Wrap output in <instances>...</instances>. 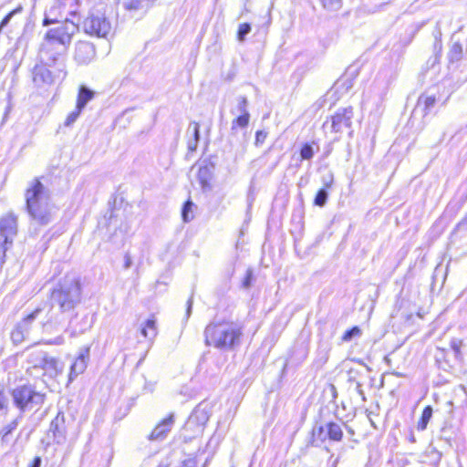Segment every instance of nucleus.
Returning a JSON list of instances; mask_svg holds the SVG:
<instances>
[{
  "instance_id": "1",
  "label": "nucleus",
  "mask_w": 467,
  "mask_h": 467,
  "mask_svg": "<svg viewBox=\"0 0 467 467\" xmlns=\"http://www.w3.org/2000/svg\"><path fill=\"white\" fill-rule=\"evenodd\" d=\"M82 300V284L80 277L76 274H67L60 278L50 293V311L57 308V312L51 313L47 320L42 323V329L47 334L62 332L68 315Z\"/></svg>"
},
{
  "instance_id": "2",
  "label": "nucleus",
  "mask_w": 467,
  "mask_h": 467,
  "mask_svg": "<svg viewBox=\"0 0 467 467\" xmlns=\"http://www.w3.org/2000/svg\"><path fill=\"white\" fill-rule=\"evenodd\" d=\"M25 208L32 223L47 226L56 218L57 208L51 202V193L38 178L28 182L25 191Z\"/></svg>"
},
{
  "instance_id": "3",
  "label": "nucleus",
  "mask_w": 467,
  "mask_h": 467,
  "mask_svg": "<svg viewBox=\"0 0 467 467\" xmlns=\"http://www.w3.org/2000/svg\"><path fill=\"white\" fill-rule=\"evenodd\" d=\"M203 334L206 346L222 351H233L241 344L243 327L234 321L211 322Z\"/></svg>"
},
{
  "instance_id": "4",
  "label": "nucleus",
  "mask_w": 467,
  "mask_h": 467,
  "mask_svg": "<svg viewBox=\"0 0 467 467\" xmlns=\"http://www.w3.org/2000/svg\"><path fill=\"white\" fill-rule=\"evenodd\" d=\"M106 9L107 5L99 3L89 10L81 24V27L87 35L106 38L111 33L112 25L106 16Z\"/></svg>"
},
{
  "instance_id": "5",
  "label": "nucleus",
  "mask_w": 467,
  "mask_h": 467,
  "mask_svg": "<svg viewBox=\"0 0 467 467\" xmlns=\"http://www.w3.org/2000/svg\"><path fill=\"white\" fill-rule=\"evenodd\" d=\"M67 47L43 37L38 50L40 63L57 68V76L66 77V55Z\"/></svg>"
},
{
  "instance_id": "6",
  "label": "nucleus",
  "mask_w": 467,
  "mask_h": 467,
  "mask_svg": "<svg viewBox=\"0 0 467 467\" xmlns=\"http://www.w3.org/2000/svg\"><path fill=\"white\" fill-rule=\"evenodd\" d=\"M17 234V216L8 213L0 218V270L5 261V253Z\"/></svg>"
},
{
  "instance_id": "7",
  "label": "nucleus",
  "mask_w": 467,
  "mask_h": 467,
  "mask_svg": "<svg viewBox=\"0 0 467 467\" xmlns=\"http://www.w3.org/2000/svg\"><path fill=\"white\" fill-rule=\"evenodd\" d=\"M15 405L21 412L30 410L44 402L45 395L36 391L31 385L18 386L12 391Z\"/></svg>"
},
{
  "instance_id": "8",
  "label": "nucleus",
  "mask_w": 467,
  "mask_h": 467,
  "mask_svg": "<svg viewBox=\"0 0 467 467\" xmlns=\"http://www.w3.org/2000/svg\"><path fill=\"white\" fill-rule=\"evenodd\" d=\"M57 25V26L49 28L44 37L68 48L72 42L73 36L79 31L80 26L78 23L68 18H65L61 23Z\"/></svg>"
},
{
  "instance_id": "9",
  "label": "nucleus",
  "mask_w": 467,
  "mask_h": 467,
  "mask_svg": "<svg viewBox=\"0 0 467 467\" xmlns=\"http://www.w3.org/2000/svg\"><path fill=\"white\" fill-rule=\"evenodd\" d=\"M354 117V110L352 107L340 108L336 113L331 116V130L336 133H342L344 130H348V135L351 137L353 134L352 119Z\"/></svg>"
},
{
  "instance_id": "10",
  "label": "nucleus",
  "mask_w": 467,
  "mask_h": 467,
  "mask_svg": "<svg viewBox=\"0 0 467 467\" xmlns=\"http://www.w3.org/2000/svg\"><path fill=\"white\" fill-rule=\"evenodd\" d=\"M43 312L42 307H36L25 318L16 324L11 332V340L15 345L21 344L29 335L33 322Z\"/></svg>"
},
{
  "instance_id": "11",
  "label": "nucleus",
  "mask_w": 467,
  "mask_h": 467,
  "mask_svg": "<svg viewBox=\"0 0 467 467\" xmlns=\"http://www.w3.org/2000/svg\"><path fill=\"white\" fill-rule=\"evenodd\" d=\"M48 65L36 64L32 69V80L36 88H45L52 85L56 80H63L66 77L57 76V68L54 71L48 68Z\"/></svg>"
},
{
  "instance_id": "12",
  "label": "nucleus",
  "mask_w": 467,
  "mask_h": 467,
  "mask_svg": "<svg viewBox=\"0 0 467 467\" xmlns=\"http://www.w3.org/2000/svg\"><path fill=\"white\" fill-rule=\"evenodd\" d=\"M313 439L324 442L327 439L340 441L343 438L342 427L339 423L329 421L324 425L316 426L312 431Z\"/></svg>"
},
{
  "instance_id": "13",
  "label": "nucleus",
  "mask_w": 467,
  "mask_h": 467,
  "mask_svg": "<svg viewBox=\"0 0 467 467\" xmlns=\"http://www.w3.org/2000/svg\"><path fill=\"white\" fill-rule=\"evenodd\" d=\"M91 326L92 325L87 315L78 319V313H71L68 315L67 320L65 323V327L62 331L68 332L71 337H77L85 333L91 327Z\"/></svg>"
},
{
  "instance_id": "14",
  "label": "nucleus",
  "mask_w": 467,
  "mask_h": 467,
  "mask_svg": "<svg viewBox=\"0 0 467 467\" xmlns=\"http://www.w3.org/2000/svg\"><path fill=\"white\" fill-rule=\"evenodd\" d=\"M96 57L95 46L88 41H78L75 45L74 59L78 65H88Z\"/></svg>"
},
{
  "instance_id": "15",
  "label": "nucleus",
  "mask_w": 467,
  "mask_h": 467,
  "mask_svg": "<svg viewBox=\"0 0 467 467\" xmlns=\"http://www.w3.org/2000/svg\"><path fill=\"white\" fill-rule=\"evenodd\" d=\"M90 347L86 346L79 349L78 357L76 358L73 364L70 366V371L68 375L69 382H72L78 375L82 374L88 366L89 360Z\"/></svg>"
},
{
  "instance_id": "16",
  "label": "nucleus",
  "mask_w": 467,
  "mask_h": 467,
  "mask_svg": "<svg viewBox=\"0 0 467 467\" xmlns=\"http://www.w3.org/2000/svg\"><path fill=\"white\" fill-rule=\"evenodd\" d=\"M48 432L52 433L53 441L57 444H63L67 440L66 420L63 412L59 411L52 420Z\"/></svg>"
},
{
  "instance_id": "17",
  "label": "nucleus",
  "mask_w": 467,
  "mask_h": 467,
  "mask_svg": "<svg viewBox=\"0 0 467 467\" xmlns=\"http://www.w3.org/2000/svg\"><path fill=\"white\" fill-rule=\"evenodd\" d=\"M174 425V413H170L168 417L163 419L149 435L150 441H161L168 436Z\"/></svg>"
},
{
  "instance_id": "18",
  "label": "nucleus",
  "mask_w": 467,
  "mask_h": 467,
  "mask_svg": "<svg viewBox=\"0 0 467 467\" xmlns=\"http://www.w3.org/2000/svg\"><path fill=\"white\" fill-rule=\"evenodd\" d=\"M63 5H59L55 1V4L50 6L48 9L46 10L44 19H43V26H47L54 24H59L62 21L60 18H62L61 15V6Z\"/></svg>"
},
{
  "instance_id": "19",
  "label": "nucleus",
  "mask_w": 467,
  "mask_h": 467,
  "mask_svg": "<svg viewBox=\"0 0 467 467\" xmlns=\"http://www.w3.org/2000/svg\"><path fill=\"white\" fill-rule=\"evenodd\" d=\"M42 369L45 371L46 374H47L51 378H54L62 372L63 365L58 358L55 357H50L48 356V354H47V357L44 359V365Z\"/></svg>"
},
{
  "instance_id": "20",
  "label": "nucleus",
  "mask_w": 467,
  "mask_h": 467,
  "mask_svg": "<svg viewBox=\"0 0 467 467\" xmlns=\"http://www.w3.org/2000/svg\"><path fill=\"white\" fill-rule=\"evenodd\" d=\"M188 132H192V137L188 140L187 149L189 152H194L200 140L199 123L196 121H192L188 127Z\"/></svg>"
},
{
  "instance_id": "21",
  "label": "nucleus",
  "mask_w": 467,
  "mask_h": 467,
  "mask_svg": "<svg viewBox=\"0 0 467 467\" xmlns=\"http://www.w3.org/2000/svg\"><path fill=\"white\" fill-rule=\"evenodd\" d=\"M140 334L143 337L152 341L158 334L156 319L152 317L140 325Z\"/></svg>"
},
{
  "instance_id": "22",
  "label": "nucleus",
  "mask_w": 467,
  "mask_h": 467,
  "mask_svg": "<svg viewBox=\"0 0 467 467\" xmlns=\"http://www.w3.org/2000/svg\"><path fill=\"white\" fill-rule=\"evenodd\" d=\"M197 177L202 191L205 192L212 189L211 180L213 178V173L208 166L200 167Z\"/></svg>"
},
{
  "instance_id": "23",
  "label": "nucleus",
  "mask_w": 467,
  "mask_h": 467,
  "mask_svg": "<svg viewBox=\"0 0 467 467\" xmlns=\"http://www.w3.org/2000/svg\"><path fill=\"white\" fill-rule=\"evenodd\" d=\"M436 104L435 95L421 94L417 101V108L422 107L423 116H427Z\"/></svg>"
},
{
  "instance_id": "24",
  "label": "nucleus",
  "mask_w": 467,
  "mask_h": 467,
  "mask_svg": "<svg viewBox=\"0 0 467 467\" xmlns=\"http://www.w3.org/2000/svg\"><path fill=\"white\" fill-rule=\"evenodd\" d=\"M318 150L319 146L315 141L303 143L299 150L301 161H310Z\"/></svg>"
},
{
  "instance_id": "25",
  "label": "nucleus",
  "mask_w": 467,
  "mask_h": 467,
  "mask_svg": "<svg viewBox=\"0 0 467 467\" xmlns=\"http://www.w3.org/2000/svg\"><path fill=\"white\" fill-rule=\"evenodd\" d=\"M94 98V91L87 88L86 86H81L78 90L77 105L79 109H84L88 101H90Z\"/></svg>"
},
{
  "instance_id": "26",
  "label": "nucleus",
  "mask_w": 467,
  "mask_h": 467,
  "mask_svg": "<svg viewBox=\"0 0 467 467\" xmlns=\"http://www.w3.org/2000/svg\"><path fill=\"white\" fill-rule=\"evenodd\" d=\"M47 354V352L42 350L32 351L28 355L27 361L29 364L32 365L33 368H42L44 365V359L46 358Z\"/></svg>"
},
{
  "instance_id": "27",
  "label": "nucleus",
  "mask_w": 467,
  "mask_h": 467,
  "mask_svg": "<svg viewBox=\"0 0 467 467\" xmlns=\"http://www.w3.org/2000/svg\"><path fill=\"white\" fill-rule=\"evenodd\" d=\"M250 120V113L239 114L232 121L231 135L235 134L237 128L244 129L248 126Z\"/></svg>"
},
{
  "instance_id": "28",
  "label": "nucleus",
  "mask_w": 467,
  "mask_h": 467,
  "mask_svg": "<svg viewBox=\"0 0 467 467\" xmlns=\"http://www.w3.org/2000/svg\"><path fill=\"white\" fill-rule=\"evenodd\" d=\"M322 8L330 13L337 12L343 6V0H318Z\"/></svg>"
},
{
  "instance_id": "29",
  "label": "nucleus",
  "mask_w": 467,
  "mask_h": 467,
  "mask_svg": "<svg viewBox=\"0 0 467 467\" xmlns=\"http://www.w3.org/2000/svg\"><path fill=\"white\" fill-rule=\"evenodd\" d=\"M193 207H195V205L191 199H188L183 203L182 208V218L184 223H189L193 219Z\"/></svg>"
},
{
  "instance_id": "30",
  "label": "nucleus",
  "mask_w": 467,
  "mask_h": 467,
  "mask_svg": "<svg viewBox=\"0 0 467 467\" xmlns=\"http://www.w3.org/2000/svg\"><path fill=\"white\" fill-rule=\"evenodd\" d=\"M462 47L459 42H455L451 45L448 53V59L450 63H455L462 59Z\"/></svg>"
},
{
  "instance_id": "31",
  "label": "nucleus",
  "mask_w": 467,
  "mask_h": 467,
  "mask_svg": "<svg viewBox=\"0 0 467 467\" xmlns=\"http://www.w3.org/2000/svg\"><path fill=\"white\" fill-rule=\"evenodd\" d=\"M247 107H248L247 98L244 96H239L236 98V106L231 109V113L233 115L249 113Z\"/></svg>"
},
{
  "instance_id": "32",
  "label": "nucleus",
  "mask_w": 467,
  "mask_h": 467,
  "mask_svg": "<svg viewBox=\"0 0 467 467\" xmlns=\"http://www.w3.org/2000/svg\"><path fill=\"white\" fill-rule=\"evenodd\" d=\"M208 420L209 416L206 411L198 407L190 416L189 422H197L198 424L204 425Z\"/></svg>"
},
{
  "instance_id": "33",
  "label": "nucleus",
  "mask_w": 467,
  "mask_h": 467,
  "mask_svg": "<svg viewBox=\"0 0 467 467\" xmlns=\"http://www.w3.org/2000/svg\"><path fill=\"white\" fill-rule=\"evenodd\" d=\"M432 412H433L432 407L430 405L426 406L423 409L421 417H420V419L418 422V426H417L419 431L426 430L427 425H428L430 420L431 419Z\"/></svg>"
},
{
  "instance_id": "34",
  "label": "nucleus",
  "mask_w": 467,
  "mask_h": 467,
  "mask_svg": "<svg viewBox=\"0 0 467 467\" xmlns=\"http://www.w3.org/2000/svg\"><path fill=\"white\" fill-rule=\"evenodd\" d=\"M357 76L356 69L351 70V68H348L347 72L344 74V76L337 80V84L339 85L342 84L343 87L346 88V89H349L352 88V78H355Z\"/></svg>"
},
{
  "instance_id": "35",
  "label": "nucleus",
  "mask_w": 467,
  "mask_h": 467,
  "mask_svg": "<svg viewBox=\"0 0 467 467\" xmlns=\"http://www.w3.org/2000/svg\"><path fill=\"white\" fill-rule=\"evenodd\" d=\"M328 198V192L326 188H321L316 194L314 204L319 207L325 206Z\"/></svg>"
},
{
  "instance_id": "36",
  "label": "nucleus",
  "mask_w": 467,
  "mask_h": 467,
  "mask_svg": "<svg viewBox=\"0 0 467 467\" xmlns=\"http://www.w3.org/2000/svg\"><path fill=\"white\" fill-rule=\"evenodd\" d=\"M361 336V329L358 326H354L350 329L345 331L342 336V341L349 342L355 337H358Z\"/></svg>"
},
{
  "instance_id": "37",
  "label": "nucleus",
  "mask_w": 467,
  "mask_h": 467,
  "mask_svg": "<svg viewBox=\"0 0 467 467\" xmlns=\"http://www.w3.org/2000/svg\"><path fill=\"white\" fill-rule=\"evenodd\" d=\"M463 345V342L460 338L453 337L450 341V347L454 352V356L457 359L462 358V353L461 351V348Z\"/></svg>"
},
{
  "instance_id": "38",
  "label": "nucleus",
  "mask_w": 467,
  "mask_h": 467,
  "mask_svg": "<svg viewBox=\"0 0 467 467\" xmlns=\"http://www.w3.org/2000/svg\"><path fill=\"white\" fill-rule=\"evenodd\" d=\"M251 25L249 23H243L239 26L237 31V39L239 42H244L246 36L251 32Z\"/></svg>"
},
{
  "instance_id": "39",
  "label": "nucleus",
  "mask_w": 467,
  "mask_h": 467,
  "mask_svg": "<svg viewBox=\"0 0 467 467\" xmlns=\"http://www.w3.org/2000/svg\"><path fill=\"white\" fill-rule=\"evenodd\" d=\"M23 11V6L20 5L14 10L10 11L1 21L0 23V31L8 25L13 16L16 14H19Z\"/></svg>"
},
{
  "instance_id": "40",
  "label": "nucleus",
  "mask_w": 467,
  "mask_h": 467,
  "mask_svg": "<svg viewBox=\"0 0 467 467\" xmlns=\"http://www.w3.org/2000/svg\"><path fill=\"white\" fill-rule=\"evenodd\" d=\"M83 109H79V107L77 105L76 109L68 114L67 117L64 125L67 127L71 126L78 118Z\"/></svg>"
},
{
  "instance_id": "41",
  "label": "nucleus",
  "mask_w": 467,
  "mask_h": 467,
  "mask_svg": "<svg viewBox=\"0 0 467 467\" xmlns=\"http://www.w3.org/2000/svg\"><path fill=\"white\" fill-rule=\"evenodd\" d=\"M254 281V271L252 268H248L245 272V275L242 281V287L244 289H249Z\"/></svg>"
},
{
  "instance_id": "42",
  "label": "nucleus",
  "mask_w": 467,
  "mask_h": 467,
  "mask_svg": "<svg viewBox=\"0 0 467 467\" xmlns=\"http://www.w3.org/2000/svg\"><path fill=\"white\" fill-rule=\"evenodd\" d=\"M22 417H18L12 420L10 423H8L4 429H3V436L5 437L8 434H10L14 430L16 429L18 426L19 420Z\"/></svg>"
},
{
  "instance_id": "43",
  "label": "nucleus",
  "mask_w": 467,
  "mask_h": 467,
  "mask_svg": "<svg viewBox=\"0 0 467 467\" xmlns=\"http://www.w3.org/2000/svg\"><path fill=\"white\" fill-rule=\"evenodd\" d=\"M266 137H267V132H265V130H257L255 133V141H254L255 146L256 147L261 146L265 142Z\"/></svg>"
},
{
  "instance_id": "44",
  "label": "nucleus",
  "mask_w": 467,
  "mask_h": 467,
  "mask_svg": "<svg viewBox=\"0 0 467 467\" xmlns=\"http://www.w3.org/2000/svg\"><path fill=\"white\" fill-rule=\"evenodd\" d=\"M334 182V176L332 172H328L327 175L322 177L323 188L329 189Z\"/></svg>"
},
{
  "instance_id": "45",
  "label": "nucleus",
  "mask_w": 467,
  "mask_h": 467,
  "mask_svg": "<svg viewBox=\"0 0 467 467\" xmlns=\"http://www.w3.org/2000/svg\"><path fill=\"white\" fill-rule=\"evenodd\" d=\"M8 407V398L4 389H0V411Z\"/></svg>"
},
{
  "instance_id": "46",
  "label": "nucleus",
  "mask_w": 467,
  "mask_h": 467,
  "mask_svg": "<svg viewBox=\"0 0 467 467\" xmlns=\"http://www.w3.org/2000/svg\"><path fill=\"white\" fill-rule=\"evenodd\" d=\"M456 232L467 234V215L458 223Z\"/></svg>"
},
{
  "instance_id": "47",
  "label": "nucleus",
  "mask_w": 467,
  "mask_h": 467,
  "mask_svg": "<svg viewBox=\"0 0 467 467\" xmlns=\"http://www.w3.org/2000/svg\"><path fill=\"white\" fill-rule=\"evenodd\" d=\"M192 297H193V293L191 295V296L188 299L187 304H186V314H185L186 320H188V318L192 315Z\"/></svg>"
},
{
  "instance_id": "48",
  "label": "nucleus",
  "mask_w": 467,
  "mask_h": 467,
  "mask_svg": "<svg viewBox=\"0 0 467 467\" xmlns=\"http://www.w3.org/2000/svg\"><path fill=\"white\" fill-rule=\"evenodd\" d=\"M356 391L361 397L362 400L365 401L366 400L365 392L362 389V384L358 381L356 382Z\"/></svg>"
},
{
  "instance_id": "49",
  "label": "nucleus",
  "mask_w": 467,
  "mask_h": 467,
  "mask_svg": "<svg viewBox=\"0 0 467 467\" xmlns=\"http://www.w3.org/2000/svg\"><path fill=\"white\" fill-rule=\"evenodd\" d=\"M42 459L40 456H36L27 467H41Z\"/></svg>"
},
{
  "instance_id": "50",
  "label": "nucleus",
  "mask_w": 467,
  "mask_h": 467,
  "mask_svg": "<svg viewBox=\"0 0 467 467\" xmlns=\"http://www.w3.org/2000/svg\"><path fill=\"white\" fill-rule=\"evenodd\" d=\"M132 260L130 254H126L124 256V268L129 269L131 266Z\"/></svg>"
},
{
  "instance_id": "51",
  "label": "nucleus",
  "mask_w": 467,
  "mask_h": 467,
  "mask_svg": "<svg viewBox=\"0 0 467 467\" xmlns=\"http://www.w3.org/2000/svg\"><path fill=\"white\" fill-rule=\"evenodd\" d=\"M64 343V338L61 335L56 337L54 339L48 341V344L51 345H61Z\"/></svg>"
},
{
  "instance_id": "52",
  "label": "nucleus",
  "mask_w": 467,
  "mask_h": 467,
  "mask_svg": "<svg viewBox=\"0 0 467 467\" xmlns=\"http://www.w3.org/2000/svg\"><path fill=\"white\" fill-rule=\"evenodd\" d=\"M338 462H339V458L333 459V456H331L328 460L329 467H337Z\"/></svg>"
},
{
  "instance_id": "53",
  "label": "nucleus",
  "mask_w": 467,
  "mask_h": 467,
  "mask_svg": "<svg viewBox=\"0 0 467 467\" xmlns=\"http://www.w3.org/2000/svg\"><path fill=\"white\" fill-rule=\"evenodd\" d=\"M435 48H439V50L441 51V43H436L435 46H434Z\"/></svg>"
},
{
  "instance_id": "54",
  "label": "nucleus",
  "mask_w": 467,
  "mask_h": 467,
  "mask_svg": "<svg viewBox=\"0 0 467 467\" xmlns=\"http://www.w3.org/2000/svg\"><path fill=\"white\" fill-rule=\"evenodd\" d=\"M57 3H58L59 5H64V1L65 0H55Z\"/></svg>"
},
{
  "instance_id": "55",
  "label": "nucleus",
  "mask_w": 467,
  "mask_h": 467,
  "mask_svg": "<svg viewBox=\"0 0 467 467\" xmlns=\"http://www.w3.org/2000/svg\"><path fill=\"white\" fill-rule=\"evenodd\" d=\"M348 431L350 434H354V431H353L351 428H348Z\"/></svg>"
},
{
  "instance_id": "56",
  "label": "nucleus",
  "mask_w": 467,
  "mask_h": 467,
  "mask_svg": "<svg viewBox=\"0 0 467 467\" xmlns=\"http://www.w3.org/2000/svg\"><path fill=\"white\" fill-rule=\"evenodd\" d=\"M410 441H415V438H414V436H413V435L410 437Z\"/></svg>"
},
{
  "instance_id": "57",
  "label": "nucleus",
  "mask_w": 467,
  "mask_h": 467,
  "mask_svg": "<svg viewBox=\"0 0 467 467\" xmlns=\"http://www.w3.org/2000/svg\"><path fill=\"white\" fill-rule=\"evenodd\" d=\"M70 14H71V16H76L75 12H71Z\"/></svg>"
}]
</instances>
